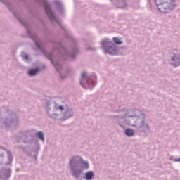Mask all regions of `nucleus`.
<instances>
[{"instance_id":"obj_6","label":"nucleus","mask_w":180,"mask_h":180,"mask_svg":"<svg viewBox=\"0 0 180 180\" xmlns=\"http://www.w3.org/2000/svg\"><path fill=\"white\" fill-rule=\"evenodd\" d=\"M52 114H49L50 119L53 120H61V122H65L70 117H74V110L71 108L68 105H60L57 103L54 102V110Z\"/></svg>"},{"instance_id":"obj_8","label":"nucleus","mask_w":180,"mask_h":180,"mask_svg":"<svg viewBox=\"0 0 180 180\" xmlns=\"http://www.w3.org/2000/svg\"><path fill=\"white\" fill-rule=\"evenodd\" d=\"M158 10L161 13H169L175 9L176 0H154Z\"/></svg>"},{"instance_id":"obj_15","label":"nucleus","mask_w":180,"mask_h":180,"mask_svg":"<svg viewBox=\"0 0 180 180\" xmlns=\"http://www.w3.org/2000/svg\"><path fill=\"white\" fill-rule=\"evenodd\" d=\"M4 151H6V153L8 155V162H5V165H12V161H13V155H12V153L11 152V150H8L6 148V150H4Z\"/></svg>"},{"instance_id":"obj_7","label":"nucleus","mask_w":180,"mask_h":180,"mask_svg":"<svg viewBox=\"0 0 180 180\" xmlns=\"http://www.w3.org/2000/svg\"><path fill=\"white\" fill-rule=\"evenodd\" d=\"M36 4H38V5H41L44 7V11L50 20L51 23H52L54 26V25H58V26L65 32V33H67V28L61 24V20L58 18H57V14L53 11V8H51V4L47 0H34Z\"/></svg>"},{"instance_id":"obj_4","label":"nucleus","mask_w":180,"mask_h":180,"mask_svg":"<svg viewBox=\"0 0 180 180\" xmlns=\"http://www.w3.org/2000/svg\"><path fill=\"white\" fill-rule=\"evenodd\" d=\"M0 116L1 129L6 130H11V129L16 130L18 129L20 117L15 111L9 109L7 106H2L0 108Z\"/></svg>"},{"instance_id":"obj_26","label":"nucleus","mask_w":180,"mask_h":180,"mask_svg":"<svg viewBox=\"0 0 180 180\" xmlns=\"http://www.w3.org/2000/svg\"><path fill=\"white\" fill-rule=\"evenodd\" d=\"M87 50H95V49L92 48V47H89V48H87Z\"/></svg>"},{"instance_id":"obj_2","label":"nucleus","mask_w":180,"mask_h":180,"mask_svg":"<svg viewBox=\"0 0 180 180\" xmlns=\"http://www.w3.org/2000/svg\"><path fill=\"white\" fill-rule=\"evenodd\" d=\"M112 122L118 124L121 129H126L123 120L125 119L126 123L136 128L138 133L147 134L151 130V127L146 120V114L139 109H136L133 115L126 112L124 115H112Z\"/></svg>"},{"instance_id":"obj_22","label":"nucleus","mask_w":180,"mask_h":180,"mask_svg":"<svg viewBox=\"0 0 180 180\" xmlns=\"http://www.w3.org/2000/svg\"><path fill=\"white\" fill-rule=\"evenodd\" d=\"M20 57H22V58L24 61H27V60H29V58H30L29 54H27L25 51L21 52Z\"/></svg>"},{"instance_id":"obj_1","label":"nucleus","mask_w":180,"mask_h":180,"mask_svg":"<svg viewBox=\"0 0 180 180\" xmlns=\"http://www.w3.org/2000/svg\"><path fill=\"white\" fill-rule=\"evenodd\" d=\"M13 16L18 19V22L24 26L26 29V32L28 34V37L33 40L35 46L37 49L41 51L42 54L52 63L53 65H54L56 70L58 72L60 78L64 79L65 77L63 76L61 74V70H63V65L60 63L58 61H65L68 58H72V60H75V57L78 53H79V47L77 45L75 41H73V45L70 48H65L63 43L60 41H56L53 37V32L49 30V29L45 28L44 30V36L47 43H50L52 46V52H49L43 48V44L41 42L39 41L37 38V35L36 34L32 33L30 30L29 29V23L25 21L22 18L18 15V13L16 11L13 12Z\"/></svg>"},{"instance_id":"obj_3","label":"nucleus","mask_w":180,"mask_h":180,"mask_svg":"<svg viewBox=\"0 0 180 180\" xmlns=\"http://www.w3.org/2000/svg\"><path fill=\"white\" fill-rule=\"evenodd\" d=\"M69 168L70 175L77 180H92L95 178L94 171H88L84 173V169H89V162L84 161V158L79 155L72 156L69 160Z\"/></svg>"},{"instance_id":"obj_27","label":"nucleus","mask_w":180,"mask_h":180,"mask_svg":"<svg viewBox=\"0 0 180 180\" xmlns=\"http://www.w3.org/2000/svg\"><path fill=\"white\" fill-rule=\"evenodd\" d=\"M19 171H20V169L19 168L16 169V172H19Z\"/></svg>"},{"instance_id":"obj_13","label":"nucleus","mask_w":180,"mask_h":180,"mask_svg":"<svg viewBox=\"0 0 180 180\" xmlns=\"http://www.w3.org/2000/svg\"><path fill=\"white\" fill-rule=\"evenodd\" d=\"M53 4L56 6V9L59 13L64 16L65 15V10L64 9V6L63 5V3H61V1L60 0H55L53 1Z\"/></svg>"},{"instance_id":"obj_14","label":"nucleus","mask_w":180,"mask_h":180,"mask_svg":"<svg viewBox=\"0 0 180 180\" xmlns=\"http://www.w3.org/2000/svg\"><path fill=\"white\" fill-rule=\"evenodd\" d=\"M41 69L46 70V65H44L41 66V68L37 66L34 68H30L28 70L27 74L30 77H36V75L39 74V72H40V71H41Z\"/></svg>"},{"instance_id":"obj_23","label":"nucleus","mask_w":180,"mask_h":180,"mask_svg":"<svg viewBox=\"0 0 180 180\" xmlns=\"http://www.w3.org/2000/svg\"><path fill=\"white\" fill-rule=\"evenodd\" d=\"M91 78V82H96V81H94L93 79H97L98 77L95 73H91V75H89Z\"/></svg>"},{"instance_id":"obj_20","label":"nucleus","mask_w":180,"mask_h":180,"mask_svg":"<svg viewBox=\"0 0 180 180\" xmlns=\"http://www.w3.org/2000/svg\"><path fill=\"white\" fill-rule=\"evenodd\" d=\"M112 41L114 44H115L116 46L117 45L120 46V44H123V41H122L119 37H114L112 38Z\"/></svg>"},{"instance_id":"obj_18","label":"nucleus","mask_w":180,"mask_h":180,"mask_svg":"<svg viewBox=\"0 0 180 180\" xmlns=\"http://www.w3.org/2000/svg\"><path fill=\"white\" fill-rule=\"evenodd\" d=\"M32 151L34 153V155L32 156L34 158V161H37V157L39 155V151H40V146H36L34 148H32Z\"/></svg>"},{"instance_id":"obj_11","label":"nucleus","mask_w":180,"mask_h":180,"mask_svg":"<svg viewBox=\"0 0 180 180\" xmlns=\"http://www.w3.org/2000/svg\"><path fill=\"white\" fill-rule=\"evenodd\" d=\"M172 67L176 68V67H179L180 65V53H173V56H171V60L169 63Z\"/></svg>"},{"instance_id":"obj_12","label":"nucleus","mask_w":180,"mask_h":180,"mask_svg":"<svg viewBox=\"0 0 180 180\" xmlns=\"http://www.w3.org/2000/svg\"><path fill=\"white\" fill-rule=\"evenodd\" d=\"M16 148H18V150H22L24 154H26L28 157L32 158V145L31 144H27L25 146H17Z\"/></svg>"},{"instance_id":"obj_19","label":"nucleus","mask_w":180,"mask_h":180,"mask_svg":"<svg viewBox=\"0 0 180 180\" xmlns=\"http://www.w3.org/2000/svg\"><path fill=\"white\" fill-rule=\"evenodd\" d=\"M0 150H1L2 151H4V150H6V148L0 146ZM4 155H5V153H4V152H0V165H2V164H4Z\"/></svg>"},{"instance_id":"obj_17","label":"nucleus","mask_w":180,"mask_h":180,"mask_svg":"<svg viewBox=\"0 0 180 180\" xmlns=\"http://www.w3.org/2000/svg\"><path fill=\"white\" fill-rule=\"evenodd\" d=\"M124 133L127 137H133V136H134V134H136V131L131 128H127L125 129Z\"/></svg>"},{"instance_id":"obj_29","label":"nucleus","mask_w":180,"mask_h":180,"mask_svg":"<svg viewBox=\"0 0 180 180\" xmlns=\"http://www.w3.org/2000/svg\"><path fill=\"white\" fill-rule=\"evenodd\" d=\"M19 1H25V0H19Z\"/></svg>"},{"instance_id":"obj_25","label":"nucleus","mask_w":180,"mask_h":180,"mask_svg":"<svg viewBox=\"0 0 180 180\" xmlns=\"http://www.w3.org/2000/svg\"><path fill=\"white\" fill-rule=\"evenodd\" d=\"M119 112H124V109H122V110H117V113H119Z\"/></svg>"},{"instance_id":"obj_16","label":"nucleus","mask_w":180,"mask_h":180,"mask_svg":"<svg viewBox=\"0 0 180 180\" xmlns=\"http://www.w3.org/2000/svg\"><path fill=\"white\" fill-rule=\"evenodd\" d=\"M46 103H45V109L46 111V113L49 115V117H50V115H53V113H50V110H51V100H46Z\"/></svg>"},{"instance_id":"obj_10","label":"nucleus","mask_w":180,"mask_h":180,"mask_svg":"<svg viewBox=\"0 0 180 180\" xmlns=\"http://www.w3.org/2000/svg\"><path fill=\"white\" fill-rule=\"evenodd\" d=\"M84 82L86 85H87V86H89V89L94 88L95 85H96V82H92V77L88 76V74L86 72L82 73L81 79L79 82V84L82 86V88L86 89L87 88L84 86Z\"/></svg>"},{"instance_id":"obj_24","label":"nucleus","mask_w":180,"mask_h":180,"mask_svg":"<svg viewBox=\"0 0 180 180\" xmlns=\"http://www.w3.org/2000/svg\"><path fill=\"white\" fill-rule=\"evenodd\" d=\"M6 5H7V8H8L9 11H12V4L11 3H8Z\"/></svg>"},{"instance_id":"obj_28","label":"nucleus","mask_w":180,"mask_h":180,"mask_svg":"<svg viewBox=\"0 0 180 180\" xmlns=\"http://www.w3.org/2000/svg\"><path fill=\"white\" fill-rule=\"evenodd\" d=\"M114 112H115V113H117V110H114Z\"/></svg>"},{"instance_id":"obj_21","label":"nucleus","mask_w":180,"mask_h":180,"mask_svg":"<svg viewBox=\"0 0 180 180\" xmlns=\"http://www.w3.org/2000/svg\"><path fill=\"white\" fill-rule=\"evenodd\" d=\"M119 7L120 9H123L127 6V3H126V0H121L118 2Z\"/></svg>"},{"instance_id":"obj_5","label":"nucleus","mask_w":180,"mask_h":180,"mask_svg":"<svg viewBox=\"0 0 180 180\" xmlns=\"http://www.w3.org/2000/svg\"><path fill=\"white\" fill-rule=\"evenodd\" d=\"M44 141V133L43 131L36 132L34 129H27L20 131L18 135L16 136V143H23V144H34L37 147H40L39 139Z\"/></svg>"},{"instance_id":"obj_9","label":"nucleus","mask_w":180,"mask_h":180,"mask_svg":"<svg viewBox=\"0 0 180 180\" xmlns=\"http://www.w3.org/2000/svg\"><path fill=\"white\" fill-rule=\"evenodd\" d=\"M101 49H103L105 54L110 56H117L120 51L119 46L113 43L110 39L105 38L101 40Z\"/></svg>"}]
</instances>
